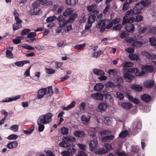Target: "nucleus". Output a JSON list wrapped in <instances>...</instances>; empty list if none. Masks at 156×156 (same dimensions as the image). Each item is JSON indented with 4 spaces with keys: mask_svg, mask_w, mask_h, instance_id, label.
Listing matches in <instances>:
<instances>
[{
    "mask_svg": "<svg viewBox=\"0 0 156 156\" xmlns=\"http://www.w3.org/2000/svg\"><path fill=\"white\" fill-rule=\"evenodd\" d=\"M76 139L71 136H64L62 139V141L59 143L60 146L64 147L68 151H64L61 152L62 156H71L70 154L76 152V149L71 145V143L75 142Z\"/></svg>",
    "mask_w": 156,
    "mask_h": 156,
    "instance_id": "nucleus-1",
    "label": "nucleus"
},
{
    "mask_svg": "<svg viewBox=\"0 0 156 156\" xmlns=\"http://www.w3.org/2000/svg\"><path fill=\"white\" fill-rule=\"evenodd\" d=\"M53 115L50 112L42 115L39 117L37 121V125L39 126L38 131L40 132H42L44 128V124H47L50 123L51 121V118Z\"/></svg>",
    "mask_w": 156,
    "mask_h": 156,
    "instance_id": "nucleus-2",
    "label": "nucleus"
},
{
    "mask_svg": "<svg viewBox=\"0 0 156 156\" xmlns=\"http://www.w3.org/2000/svg\"><path fill=\"white\" fill-rule=\"evenodd\" d=\"M136 12H137V11L136 9H134V8L133 9L128 11L123 17L122 22V25H125L127 22H133L134 20V18L133 17L129 16H132L134 14H139L138 13Z\"/></svg>",
    "mask_w": 156,
    "mask_h": 156,
    "instance_id": "nucleus-3",
    "label": "nucleus"
},
{
    "mask_svg": "<svg viewBox=\"0 0 156 156\" xmlns=\"http://www.w3.org/2000/svg\"><path fill=\"white\" fill-rule=\"evenodd\" d=\"M113 26L112 22L109 21L106 26V21L104 20H100L96 25L97 27L100 29L101 32L103 33L106 29H109L112 27Z\"/></svg>",
    "mask_w": 156,
    "mask_h": 156,
    "instance_id": "nucleus-4",
    "label": "nucleus"
},
{
    "mask_svg": "<svg viewBox=\"0 0 156 156\" xmlns=\"http://www.w3.org/2000/svg\"><path fill=\"white\" fill-rule=\"evenodd\" d=\"M57 20L61 28H63L66 26L68 22L62 15H59L57 18Z\"/></svg>",
    "mask_w": 156,
    "mask_h": 156,
    "instance_id": "nucleus-5",
    "label": "nucleus"
},
{
    "mask_svg": "<svg viewBox=\"0 0 156 156\" xmlns=\"http://www.w3.org/2000/svg\"><path fill=\"white\" fill-rule=\"evenodd\" d=\"M89 149L90 151H93L96 149L98 145V142L97 138L91 140L89 142Z\"/></svg>",
    "mask_w": 156,
    "mask_h": 156,
    "instance_id": "nucleus-6",
    "label": "nucleus"
},
{
    "mask_svg": "<svg viewBox=\"0 0 156 156\" xmlns=\"http://www.w3.org/2000/svg\"><path fill=\"white\" fill-rule=\"evenodd\" d=\"M128 72L131 73H134L136 76H141L145 74V73L144 71H142L140 72L139 69L137 68H130L128 69L127 71Z\"/></svg>",
    "mask_w": 156,
    "mask_h": 156,
    "instance_id": "nucleus-7",
    "label": "nucleus"
},
{
    "mask_svg": "<svg viewBox=\"0 0 156 156\" xmlns=\"http://www.w3.org/2000/svg\"><path fill=\"white\" fill-rule=\"evenodd\" d=\"M142 127L141 121L139 119H136L133 122V131L136 133L138 130L140 129Z\"/></svg>",
    "mask_w": 156,
    "mask_h": 156,
    "instance_id": "nucleus-8",
    "label": "nucleus"
},
{
    "mask_svg": "<svg viewBox=\"0 0 156 156\" xmlns=\"http://www.w3.org/2000/svg\"><path fill=\"white\" fill-rule=\"evenodd\" d=\"M98 13L99 11L98 10H95L92 12L88 17L87 23L90 24L94 23L95 21L96 16Z\"/></svg>",
    "mask_w": 156,
    "mask_h": 156,
    "instance_id": "nucleus-9",
    "label": "nucleus"
},
{
    "mask_svg": "<svg viewBox=\"0 0 156 156\" xmlns=\"http://www.w3.org/2000/svg\"><path fill=\"white\" fill-rule=\"evenodd\" d=\"M123 77L126 81L129 83L131 82L135 78L134 75L127 73H124Z\"/></svg>",
    "mask_w": 156,
    "mask_h": 156,
    "instance_id": "nucleus-10",
    "label": "nucleus"
},
{
    "mask_svg": "<svg viewBox=\"0 0 156 156\" xmlns=\"http://www.w3.org/2000/svg\"><path fill=\"white\" fill-rule=\"evenodd\" d=\"M114 138L115 136L114 135L110 134V135L102 137L101 139V141L103 142L109 143L112 141Z\"/></svg>",
    "mask_w": 156,
    "mask_h": 156,
    "instance_id": "nucleus-11",
    "label": "nucleus"
},
{
    "mask_svg": "<svg viewBox=\"0 0 156 156\" xmlns=\"http://www.w3.org/2000/svg\"><path fill=\"white\" fill-rule=\"evenodd\" d=\"M132 23L127 22L125 23V24H126L125 29L127 32L133 33L134 31V26L133 24L131 23Z\"/></svg>",
    "mask_w": 156,
    "mask_h": 156,
    "instance_id": "nucleus-12",
    "label": "nucleus"
},
{
    "mask_svg": "<svg viewBox=\"0 0 156 156\" xmlns=\"http://www.w3.org/2000/svg\"><path fill=\"white\" fill-rule=\"evenodd\" d=\"M104 96L100 93H94L91 94V97L96 100L101 101L103 100Z\"/></svg>",
    "mask_w": 156,
    "mask_h": 156,
    "instance_id": "nucleus-13",
    "label": "nucleus"
},
{
    "mask_svg": "<svg viewBox=\"0 0 156 156\" xmlns=\"http://www.w3.org/2000/svg\"><path fill=\"white\" fill-rule=\"evenodd\" d=\"M47 92V89L46 88H42L39 90L37 94L38 99H41L42 98L45 94H46Z\"/></svg>",
    "mask_w": 156,
    "mask_h": 156,
    "instance_id": "nucleus-14",
    "label": "nucleus"
},
{
    "mask_svg": "<svg viewBox=\"0 0 156 156\" xmlns=\"http://www.w3.org/2000/svg\"><path fill=\"white\" fill-rule=\"evenodd\" d=\"M142 101L146 103H149L152 100L151 97L149 94H144L141 97Z\"/></svg>",
    "mask_w": 156,
    "mask_h": 156,
    "instance_id": "nucleus-15",
    "label": "nucleus"
},
{
    "mask_svg": "<svg viewBox=\"0 0 156 156\" xmlns=\"http://www.w3.org/2000/svg\"><path fill=\"white\" fill-rule=\"evenodd\" d=\"M144 6H145L142 1L137 3L134 7V9H136L137 11L136 12L140 13L141 12V10L143 8Z\"/></svg>",
    "mask_w": 156,
    "mask_h": 156,
    "instance_id": "nucleus-16",
    "label": "nucleus"
},
{
    "mask_svg": "<svg viewBox=\"0 0 156 156\" xmlns=\"http://www.w3.org/2000/svg\"><path fill=\"white\" fill-rule=\"evenodd\" d=\"M36 33L35 32H31L29 34L27 35V38H34L32 39H29L27 41L30 43H32L34 41L36 40L35 38H34L36 36Z\"/></svg>",
    "mask_w": 156,
    "mask_h": 156,
    "instance_id": "nucleus-17",
    "label": "nucleus"
},
{
    "mask_svg": "<svg viewBox=\"0 0 156 156\" xmlns=\"http://www.w3.org/2000/svg\"><path fill=\"white\" fill-rule=\"evenodd\" d=\"M144 84L146 88H151L154 85V83L153 81L151 80H148L144 82Z\"/></svg>",
    "mask_w": 156,
    "mask_h": 156,
    "instance_id": "nucleus-18",
    "label": "nucleus"
},
{
    "mask_svg": "<svg viewBox=\"0 0 156 156\" xmlns=\"http://www.w3.org/2000/svg\"><path fill=\"white\" fill-rule=\"evenodd\" d=\"M108 107L107 104L106 103L101 102L98 105V108L101 112H104L106 109Z\"/></svg>",
    "mask_w": 156,
    "mask_h": 156,
    "instance_id": "nucleus-19",
    "label": "nucleus"
},
{
    "mask_svg": "<svg viewBox=\"0 0 156 156\" xmlns=\"http://www.w3.org/2000/svg\"><path fill=\"white\" fill-rule=\"evenodd\" d=\"M20 98V95L16 96L14 97L7 98H6L5 100H3L1 102H7L13 101L14 100H16Z\"/></svg>",
    "mask_w": 156,
    "mask_h": 156,
    "instance_id": "nucleus-20",
    "label": "nucleus"
},
{
    "mask_svg": "<svg viewBox=\"0 0 156 156\" xmlns=\"http://www.w3.org/2000/svg\"><path fill=\"white\" fill-rule=\"evenodd\" d=\"M13 15L15 16V19L16 23L20 24L22 23V20L19 17V14L16 9H15L14 11Z\"/></svg>",
    "mask_w": 156,
    "mask_h": 156,
    "instance_id": "nucleus-21",
    "label": "nucleus"
},
{
    "mask_svg": "<svg viewBox=\"0 0 156 156\" xmlns=\"http://www.w3.org/2000/svg\"><path fill=\"white\" fill-rule=\"evenodd\" d=\"M73 11L72 8H67L62 13V15L65 17H68L72 14Z\"/></svg>",
    "mask_w": 156,
    "mask_h": 156,
    "instance_id": "nucleus-22",
    "label": "nucleus"
},
{
    "mask_svg": "<svg viewBox=\"0 0 156 156\" xmlns=\"http://www.w3.org/2000/svg\"><path fill=\"white\" fill-rule=\"evenodd\" d=\"M92 71L95 74L98 76L103 75L105 74L103 70L98 69L94 68Z\"/></svg>",
    "mask_w": 156,
    "mask_h": 156,
    "instance_id": "nucleus-23",
    "label": "nucleus"
},
{
    "mask_svg": "<svg viewBox=\"0 0 156 156\" xmlns=\"http://www.w3.org/2000/svg\"><path fill=\"white\" fill-rule=\"evenodd\" d=\"M73 134L76 136L80 138L83 137L85 135L84 132L82 131H76L74 132Z\"/></svg>",
    "mask_w": 156,
    "mask_h": 156,
    "instance_id": "nucleus-24",
    "label": "nucleus"
},
{
    "mask_svg": "<svg viewBox=\"0 0 156 156\" xmlns=\"http://www.w3.org/2000/svg\"><path fill=\"white\" fill-rule=\"evenodd\" d=\"M30 61L29 60H24L16 62L15 64L18 67H23L25 64L29 63Z\"/></svg>",
    "mask_w": 156,
    "mask_h": 156,
    "instance_id": "nucleus-25",
    "label": "nucleus"
},
{
    "mask_svg": "<svg viewBox=\"0 0 156 156\" xmlns=\"http://www.w3.org/2000/svg\"><path fill=\"white\" fill-rule=\"evenodd\" d=\"M122 107L124 109H129L131 108L133 106L129 102H123L121 105Z\"/></svg>",
    "mask_w": 156,
    "mask_h": 156,
    "instance_id": "nucleus-26",
    "label": "nucleus"
},
{
    "mask_svg": "<svg viewBox=\"0 0 156 156\" xmlns=\"http://www.w3.org/2000/svg\"><path fill=\"white\" fill-rule=\"evenodd\" d=\"M131 88L133 90L138 92H140L143 90L142 87L139 85H133L131 86Z\"/></svg>",
    "mask_w": 156,
    "mask_h": 156,
    "instance_id": "nucleus-27",
    "label": "nucleus"
},
{
    "mask_svg": "<svg viewBox=\"0 0 156 156\" xmlns=\"http://www.w3.org/2000/svg\"><path fill=\"white\" fill-rule=\"evenodd\" d=\"M107 153L106 149L104 148H99L96 150L94 153L96 154H103Z\"/></svg>",
    "mask_w": 156,
    "mask_h": 156,
    "instance_id": "nucleus-28",
    "label": "nucleus"
},
{
    "mask_svg": "<svg viewBox=\"0 0 156 156\" xmlns=\"http://www.w3.org/2000/svg\"><path fill=\"white\" fill-rule=\"evenodd\" d=\"M98 5L96 4H92L91 5L88 6L87 7V10L89 12L94 11L96 10L95 9L97 8Z\"/></svg>",
    "mask_w": 156,
    "mask_h": 156,
    "instance_id": "nucleus-29",
    "label": "nucleus"
},
{
    "mask_svg": "<svg viewBox=\"0 0 156 156\" xmlns=\"http://www.w3.org/2000/svg\"><path fill=\"white\" fill-rule=\"evenodd\" d=\"M141 54L142 56L146 57L148 59H151L153 58L151 54L146 51H142Z\"/></svg>",
    "mask_w": 156,
    "mask_h": 156,
    "instance_id": "nucleus-30",
    "label": "nucleus"
},
{
    "mask_svg": "<svg viewBox=\"0 0 156 156\" xmlns=\"http://www.w3.org/2000/svg\"><path fill=\"white\" fill-rule=\"evenodd\" d=\"M144 69L146 72L150 73H152L154 70L153 66H146L144 67Z\"/></svg>",
    "mask_w": 156,
    "mask_h": 156,
    "instance_id": "nucleus-31",
    "label": "nucleus"
},
{
    "mask_svg": "<svg viewBox=\"0 0 156 156\" xmlns=\"http://www.w3.org/2000/svg\"><path fill=\"white\" fill-rule=\"evenodd\" d=\"M18 145V143L16 141L12 142L9 143L7 145V147L10 149L16 148Z\"/></svg>",
    "mask_w": 156,
    "mask_h": 156,
    "instance_id": "nucleus-32",
    "label": "nucleus"
},
{
    "mask_svg": "<svg viewBox=\"0 0 156 156\" xmlns=\"http://www.w3.org/2000/svg\"><path fill=\"white\" fill-rule=\"evenodd\" d=\"M77 14L76 13L72 14L70 15L67 21L68 23H71L73 22L75 18L76 17Z\"/></svg>",
    "mask_w": 156,
    "mask_h": 156,
    "instance_id": "nucleus-33",
    "label": "nucleus"
},
{
    "mask_svg": "<svg viewBox=\"0 0 156 156\" xmlns=\"http://www.w3.org/2000/svg\"><path fill=\"white\" fill-rule=\"evenodd\" d=\"M104 85L101 83L97 84L94 87V90L97 91H100L102 90L104 88Z\"/></svg>",
    "mask_w": 156,
    "mask_h": 156,
    "instance_id": "nucleus-34",
    "label": "nucleus"
},
{
    "mask_svg": "<svg viewBox=\"0 0 156 156\" xmlns=\"http://www.w3.org/2000/svg\"><path fill=\"white\" fill-rule=\"evenodd\" d=\"M129 58L131 60H138L139 58V56L134 54H130Z\"/></svg>",
    "mask_w": 156,
    "mask_h": 156,
    "instance_id": "nucleus-35",
    "label": "nucleus"
},
{
    "mask_svg": "<svg viewBox=\"0 0 156 156\" xmlns=\"http://www.w3.org/2000/svg\"><path fill=\"white\" fill-rule=\"evenodd\" d=\"M78 2V0H66V3L67 5L73 6L75 5Z\"/></svg>",
    "mask_w": 156,
    "mask_h": 156,
    "instance_id": "nucleus-36",
    "label": "nucleus"
},
{
    "mask_svg": "<svg viewBox=\"0 0 156 156\" xmlns=\"http://www.w3.org/2000/svg\"><path fill=\"white\" fill-rule=\"evenodd\" d=\"M34 126H31L30 128L27 130H23V133L27 135H28L31 133L34 129Z\"/></svg>",
    "mask_w": 156,
    "mask_h": 156,
    "instance_id": "nucleus-37",
    "label": "nucleus"
},
{
    "mask_svg": "<svg viewBox=\"0 0 156 156\" xmlns=\"http://www.w3.org/2000/svg\"><path fill=\"white\" fill-rule=\"evenodd\" d=\"M61 133L63 135H67L69 134V129L67 127H63L61 128Z\"/></svg>",
    "mask_w": 156,
    "mask_h": 156,
    "instance_id": "nucleus-38",
    "label": "nucleus"
},
{
    "mask_svg": "<svg viewBox=\"0 0 156 156\" xmlns=\"http://www.w3.org/2000/svg\"><path fill=\"white\" fill-rule=\"evenodd\" d=\"M105 86L108 87H114L116 86V85L115 84L111 81H108L106 82L105 83Z\"/></svg>",
    "mask_w": 156,
    "mask_h": 156,
    "instance_id": "nucleus-39",
    "label": "nucleus"
},
{
    "mask_svg": "<svg viewBox=\"0 0 156 156\" xmlns=\"http://www.w3.org/2000/svg\"><path fill=\"white\" fill-rule=\"evenodd\" d=\"M86 45V44L83 43L82 44H76L74 46L75 49L79 50L84 48Z\"/></svg>",
    "mask_w": 156,
    "mask_h": 156,
    "instance_id": "nucleus-40",
    "label": "nucleus"
},
{
    "mask_svg": "<svg viewBox=\"0 0 156 156\" xmlns=\"http://www.w3.org/2000/svg\"><path fill=\"white\" fill-rule=\"evenodd\" d=\"M149 41L151 46H155L156 45V40L153 37L150 38Z\"/></svg>",
    "mask_w": 156,
    "mask_h": 156,
    "instance_id": "nucleus-41",
    "label": "nucleus"
},
{
    "mask_svg": "<svg viewBox=\"0 0 156 156\" xmlns=\"http://www.w3.org/2000/svg\"><path fill=\"white\" fill-rule=\"evenodd\" d=\"M112 132L108 130H105L101 131L100 133L101 135L102 136H108L111 134Z\"/></svg>",
    "mask_w": 156,
    "mask_h": 156,
    "instance_id": "nucleus-42",
    "label": "nucleus"
},
{
    "mask_svg": "<svg viewBox=\"0 0 156 156\" xmlns=\"http://www.w3.org/2000/svg\"><path fill=\"white\" fill-rule=\"evenodd\" d=\"M105 146L106 148V151L107 152L108 151L112 150V146L109 143H105Z\"/></svg>",
    "mask_w": 156,
    "mask_h": 156,
    "instance_id": "nucleus-43",
    "label": "nucleus"
},
{
    "mask_svg": "<svg viewBox=\"0 0 156 156\" xmlns=\"http://www.w3.org/2000/svg\"><path fill=\"white\" fill-rule=\"evenodd\" d=\"M103 52L102 50H99L96 52H95L94 53L93 57L97 58L100 55H101Z\"/></svg>",
    "mask_w": 156,
    "mask_h": 156,
    "instance_id": "nucleus-44",
    "label": "nucleus"
},
{
    "mask_svg": "<svg viewBox=\"0 0 156 156\" xmlns=\"http://www.w3.org/2000/svg\"><path fill=\"white\" fill-rule=\"evenodd\" d=\"M57 17L55 16L49 17L47 18L46 21L47 23H49L53 21L56 20H57Z\"/></svg>",
    "mask_w": 156,
    "mask_h": 156,
    "instance_id": "nucleus-45",
    "label": "nucleus"
},
{
    "mask_svg": "<svg viewBox=\"0 0 156 156\" xmlns=\"http://www.w3.org/2000/svg\"><path fill=\"white\" fill-rule=\"evenodd\" d=\"M148 34H155L156 33V27H151L147 32Z\"/></svg>",
    "mask_w": 156,
    "mask_h": 156,
    "instance_id": "nucleus-46",
    "label": "nucleus"
},
{
    "mask_svg": "<svg viewBox=\"0 0 156 156\" xmlns=\"http://www.w3.org/2000/svg\"><path fill=\"white\" fill-rule=\"evenodd\" d=\"M88 133L90 136L93 137H95L97 134L96 132L95 131V129L93 128L89 130Z\"/></svg>",
    "mask_w": 156,
    "mask_h": 156,
    "instance_id": "nucleus-47",
    "label": "nucleus"
},
{
    "mask_svg": "<svg viewBox=\"0 0 156 156\" xmlns=\"http://www.w3.org/2000/svg\"><path fill=\"white\" fill-rule=\"evenodd\" d=\"M22 27V25L21 23H14L13 25V29L14 30H17Z\"/></svg>",
    "mask_w": 156,
    "mask_h": 156,
    "instance_id": "nucleus-48",
    "label": "nucleus"
},
{
    "mask_svg": "<svg viewBox=\"0 0 156 156\" xmlns=\"http://www.w3.org/2000/svg\"><path fill=\"white\" fill-rule=\"evenodd\" d=\"M105 95L106 99L108 100L110 103H112L114 101V99L112 98L111 95L109 94H105Z\"/></svg>",
    "mask_w": 156,
    "mask_h": 156,
    "instance_id": "nucleus-49",
    "label": "nucleus"
},
{
    "mask_svg": "<svg viewBox=\"0 0 156 156\" xmlns=\"http://www.w3.org/2000/svg\"><path fill=\"white\" fill-rule=\"evenodd\" d=\"M133 64L129 62H126V63H123L122 66L124 68L125 67H133Z\"/></svg>",
    "mask_w": 156,
    "mask_h": 156,
    "instance_id": "nucleus-50",
    "label": "nucleus"
},
{
    "mask_svg": "<svg viewBox=\"0 0 156 156\" xmlns=\"http://www.w3.org/2000/svg\"><path fill=\"white\" fill-rule=\"evenodd\" d=\"M22 37H17L15 39L13 40V42L15 44H17L20 43L21 40V38H22Z\"/></svg>",
    "mask_w": 156,
    "mask_h": 156,
    "instance_id": "nucleus-51",
    "label": "nucleus"
},
{
    "mask_svg": "<svg viewBox=\"0 0 156 156\" xmlns=\"http://www.w3.org/2000/svg\"><path fill=\"white\" fill-rule=\"evenodd\" d=\"M6 56L8 58H13V54L9 50H7L6 51Z\"/></svg>",
    "mask_w": 156,
    "mask_h": 156,
    "instance_id": "nucleus-52",
    "label": "nucleus"
},
{
    "mask_svg": "<svg viewBox=\"0 0 156 156\" xmlns=\"http://www.w3.org/2000/svg\"><path fill=\"white\" fill-rule=\"evenodd\" d=\"M129 36V34L126 31H123L120 34V37L122 39H123Z\"/></svg>",
    "mask_w": 156,
    "mask_h": 156,
    "instance_id": "nucleus-53",
    "label": "nucleus"
},
{
    "mask_svg": "<svg viewBox=\"0 0 156 156\" xmlns=\"http://www.w3.org/2000/svg\"><path fill=\"white\" fill-rule=\"evenodd\" d=\"M116 96L117 98H119L120 100H122L124 97L123 94L119 92H117L116 93Z\"/></svg>",
    "mask_w": 156,
    "mask_h": 156,
    "instance_id": "nucleus-54",
    "label": "nucleus"
},
{
    "mask_svg": "<svg viewBox=\"0 0 156 156\" xmlns=\"http://www.w3.org/2000/svg\"><path fill=\"white\" fill-rule=\"evenodd\" d=\"M81 121L84 124L87 123L89 120V119L87 118L84 115H82L81 117Z\"/></svg>",
    "mask_w": 156,
    "mask_h": 156,
    "instance_id": "nucleus-55",
    "label": "nucleus"
},
{
    "mask_svg": "<svg viewBox=\"0 0 156 156\" xmlns=\"http://www.w3.org/2000/svg\"><path fill=\"white\" fill-rule=\"evenodd\" d=\"M142 16L140 15H138L136 16L135 21L136 22H141L143 20Z\"/></svg>",
    "mask_w": 156,
    "mask_h": 156,
    "instance_id": "nucleus-56",
    "label": "nucleus"
},
{
    "mask_svg": "<svg viewBox=\"0 0 156 156\" xmlns=\"http://www.w3.org/2000/svg\"><path fill=\"white\" fill-rule=\"evenodd\" d=\"M18 138V136L15 134H12L10 135L8 137V139L9 140H15Z\"/></svg>",
    "mask_w": 156,
    "mask_h": 156,
    "instance_id": "nucleus-57",
    "label": "nucleus"
},
{
    "mask_svg": "<svg viewBox=\"0 0 156 156\" xmlns=\"http://www.w3.org/2000/svg\"><path fill=\"white\" fill-rule=\"evenodd\" d=\"M30 30L28 29H26L23 30L21 34L22 35H25L28 34L30 31Z\"/></svg>",
    "mask_w": 156,
    "mask_h": 156,
    "instance_id": "nucleus-58",
    "label": "nucleus"
},
{
    "mask_svg": "<svg viewBox=\"0 0 156 156\" xmlns=\"http://www.w3.org/2000/svg\"><path fill=\"white\" fill-rule=\"evenodd\" d=\"M47 94L49 95H51L53 94V91L51 86H50L47 88Z\"/></svg>",
    "mask_w": 156,
    "mask_h": 156,
    "instance_id": "nucleus-59",
    "label": "nucleus"
},
{
    "mask_svg": "<svg viewBox=\"0 0 156 156\" xmlns=\"http://www.w3.org/2000/svg\"><path fill=\"white\" fill-rule=\"evenodd\" d=\"M46 72L48 74H53L55 73V70L51 68H46Z\"/></svg>",
    "mask_w": 156,
    "mask_h": 156,
    "instance_id": "nucleus-60",
    "label": "nucleus"
},
{
    "mask_svg": "<svg viewBox=\"0 0 156 156\" xmlns=\"http://www.w3.org/2000/svg\"><path fill=\"white\" fill-rule=\"evenodd\" d=\"M19 127L17 125H13L12 126L10 129L14 132H16L18 130Z\"/></svg>",
    "mask_w": 156,
    "mask_h": 156,
    "instance_id": "nucleus-61",
    "label": "nucleus"
},
{
    "mask_svg": "<svg viewBox=\"0 0 156 156\" xmlns=\"http://www.w3.org/2000/svg\"><path fill=\"white\" fill-rule=\"evenodd\" d=\"M45 152L48 156H55L54 153L51 151L47 150L45 151Z\"/></svg>",
    "mask_w": 156,
    "mask_h": 156,
    "instance_id": "nucleus-62",
    "label": "nucleus"
},
{
    "mask_svg": "<svg viewBox=\"0 0 156 156\" xmlns=\"http://www.w3.org/2000/svg\"><path fill=\"white\" fill-rule=\"evenodd\" d=\"M85 104L84 102L81 103L80 105V108L81 111H83L85 109Z\"/></svg>",
    "mask_w": 156,
    "mask_h": 156,
    "instance_id": "nucleus-63",
    "label": "nucleus"
},
{
    "mask_svg": "<svg viewBox=\"0 0 156 156\" xmlns=\"http://www.w3.org/2000/svg\"><path fill=\"white\" fill-rule=\"evenodd\" d=\"M127 131H125L123 132H122L119 135V136L121 138H123L126 137L127 136Z\"/></svg>",
    "mask_w": 156,
    "mask_h": 156,
    "instance_id": "nucleus-64",
    "label": "nucleus"
}]
</instances>
